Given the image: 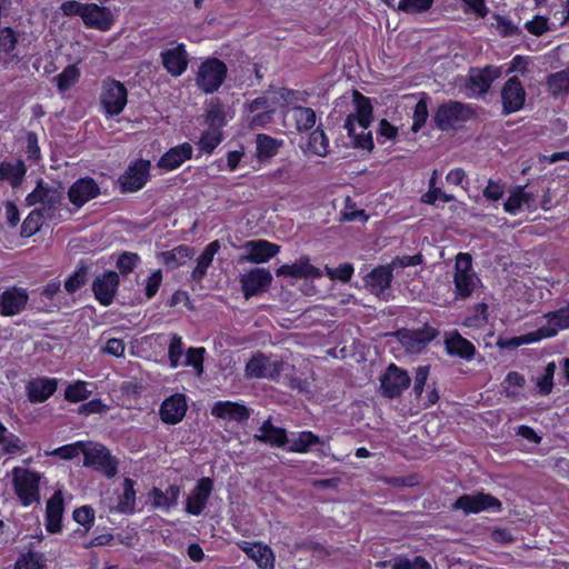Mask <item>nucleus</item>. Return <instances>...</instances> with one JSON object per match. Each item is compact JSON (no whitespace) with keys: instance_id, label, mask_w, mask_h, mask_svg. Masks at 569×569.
<instances>
[{"instance_id":"24","label":"nucleus","mask_w":569,"mask_h":569,"mask_svg":"<svg viewBox=\"0 0 569 569\" xmlns=\"http://www.w3.org/2000/svg\"><path fill=\"white\" fill-rule=\"evenodd\" d=\"M192 156L191 144L184 142L168 150L158 161V167L166 170H173L180 167Z\"/></svg>"},{"instance_id":"28","label":"nucleus","mask_w":569,"mask_h":569,"mask_svg":"<svg viewBox=\"0 0 569 569\" xmlns=\"http://www.w3.org/2000/svg\"><path fill=\"white\" fill-rule=\"evenodd\" d=\"M57 390L54 379H36L28 383L27 391L31 402H42Z\"/></svg>"},{"instance_id":"7","label":"nucleus","mask_w":569,"mask_h":569,"mask_svg":"<svg viewBox=\"0 0 569 569\" xmlns=\"http://www.w3.org/2000/svg\"><path fill=\"white\" fill-rule=\"evenodd\" d=\"M82 453L84 466H92L101 470L108 478H112L117 473V463L104 446L84 443Z\"/></svg>"},{"instance_id":"20","label":"nucleus","mask_w":569,"mask_h":569,"mask_svg":"<svg viewBox=\"0 0 569 569\" xmlns=\"http://www.w3.org/2000/svg\"><path fill=\"white\" fill-rule=\"evenodd\" d=\"M276 274L278 277L280 276H287L292 278H320L322 276V272L317 267L312 266L310 263V258L307 256H303L296 260L291 264H282L276 270Z\"/></svg>"},{"instance_id":"59","label":"nucleus","mask_w":569,"mask_h":569,"mask_svg":"<svg viewBox=\"0 0 569 569\" xmlns=\"http://www.w3.org/2000/svg\"><path fill=\"white\" fill-rule=\"evenodd\" d=\"M326 272L332 280L338 279L348 282L353 273V267L349 263L341 264L337 269L326 266Z\"/></svg>"},{"instance_id":"58","label":"nucleus","mask_w":569,"mask_h":569,"mask_svg":"<svg viewBox=\"0 0 569 569\" xmlns=\"http://www.w3.org/2000/svg\"><path fill=\"white\" fill-rule=\"evenodd\" d=\"M0 445H2L3 451L9 455L17 453L26 448V445L19 437L9 432L3 437Z\"/></svg>"},{"instance_id":"8","label":"nucleus","mask_w":569,"mask_h":569,"mask_svg":"<svg viewBox=\"0 0 569 569\" xmlns=\"http://www.w3.org/2000/svg\"><path fill=\"white\" fill-rule=\"evenodd\" d=\"M150 167V161L143 159L131 163L118 179L121 191L136 192L143 188L149 179Z\"/></svg>"},{"instance_id":"18","label":"nucleus","mask_w":569,"mask_h":569,"mask_svg":"<svg viewBox=\"0 0 569 569\" xmlns=\"http://www.w3.org/2000/svg\"><path fill=\"white\" fill-rule=\"evenodd\" d=\"M82 20L87 27L94 28L100 31L109 30L114 21L113 14L108 8L100 7L96 3L86 4Z\"/></svg>"},{"instance_id":"6","label":"nucleus","mask_w":569,"mask_h":569,"mask_svg":"<svg viewBox=\"0 0 569 569\" xmlns=\"http://www.w3.org/2000/svg\"><path fill=\"white\" fill-rule=\"evenodd\" d=\"M284 367L282 360L270 361V358L262 352H257L246 365V377L247 378H267L276 380L279 378Z\"/></svg>"},{"instance_id":"54","label":"nucleus","mask_w":569,"mask_h":569,"mask_svg":"<svg viewBox=\"0 0 569 569\" xmlns=\"http://www.w3.org/2000/svg\"><path fill=\"white\" fill-rule=\"evenodd\" d=\"M433 3V0H400L399 10L408 13H416L428 10Z\"/></svg>"},{"instance_id":"32","label":"nucleus","mask_w":569,"mask_h":569,"mask_svg":"<svg viewBox=\"0 0 569 569\" xmlns=\"http://www.w3.org/2000/svg\"><path fill=\"white\" fill-rule=\"evenodd\" d=\"M446 348L449 355L465 359H471L476 351L473 345L457 332L446 340Z\"/></svg>"},{"instance_id":"42","label":"nucleus","mask_w":569,"mask_h":569,"mask_svg":"<svg viewBox=\"0 0 569 569\" xmlns=\"http://www.w3.org/2000/svg\"><path fill=\"white\" fill-rule=\"evenodd\" d=\"M548 319V325L551 329L556 330V335L559 330L569 329V303L553 312H549L545 316Z\"/></svg>"},{"instance_id":"62","label":"nucleus","mask_w":569,"mask_h":569,"mask_svg":"<svg viewBox=\"0 0 569 569\" xmlns=\"http://www.w3.org/2000/svg\"><path fill=\"white\" fill-rule=\"evenodd\" d=\"M437 199H440L443 202H450L455 197L452 194L445 193L440 188L429 187V191L421 198L422 202L429 204H433Z\"/></svg>"},{"instance_id":"29","label":"nucleus","mask_w":569,"mask_h":569,"mask_svg":"<svg viewBox=\"0 0 569 569\" xmlns=\"http://www.w3.org/2000/svg\"><path fill=\"white\" fill-rule=\"evenodd\" d=\"M254 439L277 447L284 446L288 440L286 430L274 427L270 419L262 423Z\"/></svg>"},{"instance_id":"45","label":"nucleus","mask_w":569,"mask_h":569,"mask_svg":"<svg viewBox=\"0 0 569 569\" xmlns=\"http://www.w3.org/2000/svg\"><path fill=\"white\" fill-rule=\"evenodd\" d=\"M79 70L76 66H68L60 74L53 78L58 89L63 92L77 82Z\"/></svg>"},{"instance_id":"19","label":"nucleus","mask_w":569,"mask_h":569,"mask_svg":"<svg viewBox=\"0 0 569 569\" xmlns=\"http://www.w3.org/2000/svg\"><path fill=\"white\" fill-rule=\"evenodd\" d=\"M28 293L22 288H10L0 296V310L3 316H16L20 313L27 302Z\"/></svg>"},{"instance_id":"5","label":"nucleus","mask_w":569,"mask_h":569,"mask_svg":"<svg viewBox=\"0 0 569 569\" xmlns=\"http://www.w3.org/2000/svg\"><path fill=\"white\" fill-rule=\"evenodd\" d=\"M128 91L123 83L117 80L103 82L100 103L108 117L118 116L127 104Z\"/></svg>"},{"instance_id":"22","label":"nucleus","mask_w":569,"mask_h":569,"mask_svg":"<svg viewBox=\"0 0 569 569\" xmlns=\"http://www.w3.org/2000/svg\"><path fill=\"white\" fill-rule=\"evenodd\" d=\"M186 411V397L183 395H176L163 401L160 409V416L166 423L174 425L183 419Z\"/></svg>"},{"instance_id":"12","label":"nucleus","mask_w":569,"mask_h":569,"mask_svg":"<svg viewBox=\"0 0 569 569\" xmlns=\"http://www.w3.org/2000/svg\"><path fill=\"white\" fill-rule=\"evenodd\" d=\"M453 509H461L466 515L478 513L488 509L499 510L501 502L487 493L463 495L453 503Z\"/></svg>"},{"instance_id":"25","label":"nucleus","mask_w":569,"mask_h":569,"mask_svg":"<svg viewBox=\"0 0 569 569\" xmlns=\"http://www.w3.org/2000/svg\"><path fill=\"white\" fill-rule=\"evenodd\" d=\"M392 279V268L390 264L375 268L366 278V286L377 296L382 293Z\"/></svg>"},{"instance_id":"60","label":"nucleus","mask_w":569,"mask_h":569,"mask_svg":"<svg viewBox=\"0 0 569 569\" xmlns=\"http://www.w3.org/2000/svg\"><path fill=\"white\" fill-rule=\"evenodd\" d=\"M505 193V184L499 181L489 180L487 187L483 189L482 194L491 201H498Z\"/></svg>"},{"instance_id":"34","label":"nucleus","mask_w":569,"mask_h":569,"mask_svg":"<svg viewBox=\"0 0 569 569\" xmlns=\"http://www.w3.org/2000/svg\"><path fill=\"white\" fill-rule=\"evenodd\" d=\"M159 256L167 267L176 269L191 259L193 256V249L187 246H178L170 251L160 252Z\"/></svg>"},{"instance_id":"4","label":"nucleus","mask_w":569,"mask_h":569,"mask_svg":"<svg viewBox=\"0 0 569 569\" xmlns=\"http://www.w3.org/2000/svg\"><path fill=\"white\" fill-rule=\"evenodd\" d=\"M226 76V64L218 59H209L199 67L196 79L197 86L204 93H213L220 88Z\"/></svg>"},{"instance_id":"55","label":"nucleus","mask_w":569,"mask_h":569,"mask_svg":"<svg viewBox=\"0 0 569 569\" xmlns=\"http://www.w3.org/2000/svg\"><path fill=\"white\" fill-rule=\"evenodd\" d=\"M203 348H190L187 352L186 365L193 367L198 376H201L203 371Z\"/></svg>"},{"instance_id":"3","label":"nucleus","mask_w":569,"mask_h":569,"mask_svg":"<svg viewBox=\"0 0 569 569\" xmlns=\"http://www.w3.org/2000/svg\"><path fill=\"white\" fill-rule=\"evenodd\" d=\"M41 476L29 469L14 467L12 470V483L14 491L24 506L39 501V482Z\"/></svg>"},{"instance_id":"61","label":"nucleus","mask_w":569,"mask_h":569,"mask_svg":"<svg viewBox=\"0 0 569 569\" xmlns=\"http://www.w3.org/2000/svg\"><path fill=\"white\" fill-rule=\"evenodd\" d=\"M17 44V38L11 28L0 30V50L11 52Z\"/></svg>"},{"instance_id":"16","label":"nucleus","mask_w":569,"mask_h":569,"mask_svg":"<svg viewBox=\"0 0 569 569\" xmlns=\"http://www.w3.org/2000/svg\"><path fill=\"white\" fill-rule=\"evenodd\" d=\"M213 489V481L210 478H201L186 501V511L190 515H200Z\"/></svg>"},{"instance_id":"15","label":"nucleus","mask_w":569,"mask_h":569,"mask_svg":"<svg viewBox=\"0 0 569 569\" xmlns=\"http://www.w3.org/2000/svg\"><path fill=\"white\" fill-rule=\"evenodd\" d=\"M501 99L505 113L519 111L526 99L525 89L517 77L510 78L503 86Z\"/></svg>"},{"instance_id":"33","label":"nucleus","mask_w":569,"mask_h":569,"mask_svg":"<svg viewBox=\"0 0 569 569\" xmlns=\"http://www.w3.org/2000/svg\"><path fill=\"white\" fill-rule=\"evenodd\" d=\"M220 249V242L218 240L212 241L209 243L201 256L197 260V266L192 271V279L196 281H200L207 273L208 267L211 264L214 254Z\"/></svg>"},{"instance_id":"53","label":"nucleus","mask_w":569,"mask_h":569,"mask_svg":"<svg viewBox=\"0 0 569 569\" xmlns=\"http://www.w3.org/2000/svg\"><path fill=\"white\" fill-rule=\"evenodd\" d=\"M455 286L458 293L461 297H468L473 290V274L472 273H459L455 274Z\"/></svg>"},{"instance_id":"21","label":"nucleus","mask_w":569,"mask_h":569,"mask_svg":"<svg viewBox=\"0 0 569 569\" xmlns=\"http://www.w3.org/2000/svg\"><path fill=\"white\" fill-rule=\"evenodd\" d=\"M239 548L261 569H273L274 555L270 547L260 542L241 541Z\"/></svg>"},{"instance_id":"57","label":"nucleus","mask_w":569,"mask_h":569,"mask_svg":"<svg viewBox=\"0 0 569 569\" xmlns=\"http://www.w3.org/2000/svg\"><path fill=\"white\" fill-rule=\"evenodd\" d=\"M83 442H76L71 445H67L63 447H60L58 449H54L49 455L51 456H58L61 459H72L73 457L78 456L80 452L83 451Z\"/></svg>"},{"instance_id":"38","label":"nucleus","mask_w":569,"mask_h":569,"mask_svg":"<svg viewBox=\"0 0 569 569\" xmlns=\"http://www.w3.org/2000/svg\"><path fill=\"white\" fill-rule=\"evenodd\" d=\"M26 174V166L22 161L3 162L0 164V180H10L12 187L21 183Z\"/></svg>"},{"instance_id":"23","label":"nucleus","mask_w":569,"mask_h":569,"mask_svg":"<svg viewBox=\"0 0 569 569\" xmlns=\"http://www.w3.org/2000/svg\"><path fill=\"white\" fill-rule=\"evenodd\" d=\"M162 63L167 71L173 76H180L188 66L187 54L183 44L162 52Z\"/></svg>"},{"instance_id":"11","label":"nucleus","mask_w":569,"mask_h":569,"mask_svg":"<svg viewBox=\"0 0 569 569\" xmlns=\"http://www.w3.org/2000/svg\"><path fill=\"white\" fill-rule=\"evenodd\" d=\"M381 392L387 398H396L410 385L408 373L399 369L396 365H390L380 378Z\"/></svg>"},{"instance_id":"49","label":"nucleus","mask_w":569,"mask_h":569,"mask_svg":"<svg viewBox=\"0 0 569 569\" xmlns=\"http://www.w3.org/2000/svg\"><path fill=\"white\" fill-rule=\"evenodd\" d=\"M123 486V495L119 502V509L122 512H130L134 508L136 492L133 490V481L129 478H126Z\"/></svg>"},{"instance_id":"14","label":"nucleus","mask_w":569,"mask_h":569,"mask_svg":"<svg viewBox=\"0 0 569 569\" xmlns=\"http://www.w3.org/2000/svg\"><path fill=\"white\" fill-rule=\"evenodd\" d=\"M100 194V188L94 179L84 177L78 179L69 188L68 197L72 204L81 208L88 201L97 198Z\"/></svg>"},{"instance_id":"1","label":"nucleus","mask_w":569,"mask_h":569,"mask_svg":"<svg viewBox=\"0 0 569 569\" xmlns=\"http://www.w3.org/2000/svg\"><path fill=\"white\" fill-rule=\"evenodd\" d=\"M352 101L355 112L347 117L345 128L352 138L355 148L371 151L373 149V140L371 131H367L372 121L371 101L358 91L352 92Z\"/></svg>"},{"instance_id":"41","label":"nucleus","mask_w":569,"mask_h":569,"mask_svg":"<svg viewBox=\"0 0 569 569\" xmlns=\"http://www.w3.org/2000/svg\"><path fill=\"white\" fill-rule=\"evenodd\" d=\"M256 143L259 159H269L273 157L280 147V142L267 134H258Z\"/></svg>"},{"instance_id":"40","label":"nucleus","mask_w":569,"mask_h":569,"mask_svg":"<svg viewBox=\"0 0 569 569\" xmlns=\"http://www.w3.org/2000/svg\"><path fill=\"white\" fill-rule=\"evenodd\" d=\"M179 495L180 488L178 486H170L164 492L154 488L152 491L153 505L169 509L177 503Z\"/></svg>"},{"instance_id":"37","label":"nucleus","mask_w":569,"mask_h":569,"mask_svg":"<svg viewBox=\"0 0 569 569\" xmlns=\"http://www.w3.org/2000/svg\"><path fill=\"white\" fill-rule=\"evenodd\" d=\"M290 116L299 131H308L316 124V112L311 108L295 107L290 110Z\"/></svg>"},{"instance_id":"56","label":"nucleus","mask_w":569,"mask_h":569,"mask_svg":"<svg viewBox=\"0 0 569 569\" xmlns=\"http://www.w3.org/2000/svg\"><path fill=\"white\" fill-rule=\"evenodd\" d=\"M16 569H43L41 556L37 552H29L16 562Z\"/></svg>"},{"instance_id":"36","label":"nucleus","mask_w":569,"mask_h":569,"mask_svg":"<svg viewBox=\"0 0 569 569\" xmlns=\"http://www.w3.org/2000/svg\"><path fill=\"white\" fill-rule=\"evenodd\" d=\"M553 336H556L555 329H551L549 327H541V328L537 329L536 331L529 332V333L520 336V337L512 338V339H510L503 343H499V345L501 347L516 348L523 343L536 342V341H539L540 339L551 338Z\"/></svg>"},{"instance_id":"31","label":"nucleus","mask_w":569,"mask_h":569,"mask_svg":"<svg viewBox=\"0 0 569 569\" xmlns=\"http://www.w3.org/2000/svg\"><path fill=\"white\" fill-rule=\"evenodd\" d=\"M535 193L525 191L523 187H517L510 192L503 208L509 213H515L522 206L531 209L535 204Z\"/></svg>"},{"instance_id":"64","label":"nucleus","mask_w":569,"mask_h":569,"mask_svg":"<svg viewBox=\"0 0 569 569\" xmlns=\"http://www.w3.org/2000/svg\"><path fill=\"white\" fill-rule=\"evenodd\" d=\"M138 261V254L124 252L119 257L117 261V267L122 273H127L130 272L136 267Z\"/></svg>"},{"instance_id":"50","label":"nucleus","mask_w":569,"mask_h":569,"mask_svg":"<svg viewBox=\"0 0 569 569\" xmlns=\"http://www.w3.org/2000/svg\"><path fill=\"white\" fill-rule=\"evenodd\" d=\"M88 268L81 264L64 282V288L69 293L76 292L87 280Z\"/></svg>"},{"instance_id":"48","label":"nucleus","mask_w":569,"mask_h":569,"mask_svg":"<svg viewBox=\"0 0 569 569\" xmlns=\"http://www.w3.org/2000/svg\"><path fill=\"white\" fill-rule=\"evenodd\" d=\"M437 336V331L433 328H426L421 331H415L411 335L412 343L410 347L413 350L420 351L426 347L431 340H433Z\"/></svg>"},{"instance_id":"10","label":"nucleus","mask_w":569,"mask_h":569,"mask_svg":"<svg viewBox=\"0 0 569 569\" xmlns=\"http://www.w3.org/2000/svg\"><path fill=\"white\" fill-rule=\"evenodd\" d=\"M272 282V274L264 268H254L241 274L240 284L246 299L266 291Z\"/></svg>"},{"instance_id":"44","label":"nucleus","mask_w":569,"mask_h":569,"mask_svg":"<svg viewBox=\"0 0 569 569\" xmlns=\"http://www.w3.org/2000/svg\"><path fill=\"white\" fill-rule=\"evenodd\" d=\"M328 139L322 130H315L308 141V150L312 153L325 157L328 153Z\"/></svg>"},{"instance_id":"43","label":"nucleus","mask_w":569,"mask_h":569,"mask_svg":"<svg viewBox=\"0 0 569 569\" xmlns=\"http://www.w3.org/2000/svg\"><path fill=\"white\" fill-rule=\"evenodd\" d=\"M321 440L318 436L310 431H302L296 439L292 440L289 451L291 452H307L313 445L320 443Z\"/></svg>"},{"instance_id":"46","label":"nucleus","mask_w":569,"mask_h":569,"mask_svg":"<svg viewBox=\"0 0 569 569\" xmlns=\"http://www.w3.org/2000/svg\"><path fill=\"white\" fill-rule=\"evenodd\" d=\"M221 140L222 134L220 130L210 128L202 133L199 141V147L202 151L210 153L221 142Z\"/></svg>"},{"instance_id":"27","label":"nucleus","mask_w":569,"mask_h":569,"mask_svg":"<svg viewBox=\"0 0 569 569\" xmlns=\"http://www.w3.org/2000/svg\"><path fill=\"white\" fill-rule=\"evenodd\" d=\"M63 513V499L61 491H57L47 502V530L58 532L61 528Z\"/></svg>"},{"instance_id":"26","label":"nucleus","mask_w":569,"mask_h":569,"mask_svg":"<svg viewBox=\"0 0 569 569\" xmlns=\"http://www.w3.org/2000/svg\"><path fill=\"white\" fill-rule=\"evenodd\" d=\"M212 416L222 419L242 421L249 418L248 409L239 403L231 401H218L211 409Z\"/></svg>"},{"instance_id":"51","label":"nucleus","mask_w":569,"mask_h":569,"mask_svg":"<svg viewBox=\"0 0 569 569\" xmlns=\"http://www.w3.org/2000/svg\"><path fill=\"white\" fill-rule=\"evenodd\" d=\"M90 395L91 392L87 390L86 382L83 381H77L74 385L69 386L64 392L66 399L72 402L83 401Z\"/></svg>"},{"instance_id":"63","label":"nucleus","mask_w":569,"mask_h":569,"mask_svg":"<svg viewBox=\"0 0 569 569\" xmlns=\"http://www.w3.org/2000/svg\"><path fill=\"white\" fill-rule=\"evenodd\" d=\"M182 352L183 350L181 338L174 335L169 346V359L172 367L176 368L179 365Z\"/></svg>"},{"instance_id":"52","label":"nucleus","mask_w":569,"mask_h":569,"mask_svg":"<svg viewBox=\"0 0 569 569\" xmlns=\"http://www.w3.org/2000/svg\"><path fill=\"white\" fill-rule=\"evenodd\" d=\"M428 116L429 113L427 99L421 98L415 107L413 123L411 128L413 132H418L421 129V127L426 123Z\"/></svg>"},{"instance_id":"39","label":"nucleus","mask_w":569,"mask_h":569,"mask_svg":"<svg viewBox=\"0 0 569 569\" xmlns=\"http://www.w3.org/2000/svg\"><path fill=\"white\" fill-rule=\"evenodd\" d=\"M44 219H49L47 213L38 208L32 210L22 222L21 237L29 238L36 234L40 230Z\"/></svg>"},{"instance_id":"9","label":"nucleus","mask_w":569,"mask_h":569,"mask_svg":"<svg viewBox=\"0 0 569 569\" xmlns=\"http://www.w3.org/2000/svg\"><path fill=\"white\" fill-rule=\"evenodd\" d=\"M469 117V108L458 101H449L441 104L435 116L433 122L442 131L453 128L457 122L463 121Z\"/></svg>"},{"instance_id":"47","label":"nucleus","mask_w":569,"mask_h":569,"mask_svg":"<svg viewBox=\"0 0 569 569\" xmlns=\"http://www.w3.org/2000/svg\"><path fill=\"white\" fill-rule=\"evenodd\" d=\"M206 122L208 123L209 128L218 130H220V128L224 124V114L221 106L218 102H211L208 106Z\"/></svg>"},{"instance_id":"2","label":"nucleus","mask_w":569,"mask_h":569,"mask_svg":"<svg viewBox=\"0 0 569 569\" xmlns=\"http://www.w3.org/2000/svg\"><path fill=\"white\" fill-rule=\"evenodd\" d=\"M63 200V187L60 183H44L40 180L36 189L27 196V203L34 206L40 203L41 211L47 213L48 218H52Z\"/></svg>"},{"instance_id":"13","label":"nucleus","mask_w":569,"mask_h":569,"mask_svg":"<svg viewBox=\"0 0 569 569\" xmlns=\"http://www.w3.org/2000/svg\"><path fill=\"white\" fill-rule=\"evenodd\" d=\"M242 249L246 251V254L239 258V262L248 261L252 263L267 262L280 251V247L278 244L267 240L247 241L242 246Z\"/></svg>"},{"instance_id":"35","label":"nucleus","mask_w":569,"mask_h":569,"mask_svg":"<svg viewBox=\"0 0 569 569\" xmlns=\"http://www.w3.org/2000/svg\"><path fill=\"white\" fill-rule=\"evenodd\" d=\"M547 88L553 98L569 94V69L551 73L547 78Z\"/></svg>"},{"instance_id":"30","label":"nucleus","mask_w":569,"mask_h":569,"mask_svg":"<svg viewBox=\"0 0 569 569\" xmlns=\"http://www.w3.org/2000/svg\"><path fill=\"white\" fill-rule=\"evenodd\" d=\"M500 74L499 69L486 67L482 70H473L469 77L470 88L479 93L486 92L492 81Z\"/></svg>"},{"instance_id":"17","label":"nucleus","mask_w":569,"mask_h":569,"mask_svg":"<svg viewBox=\"0 0 569 569\" xmlns=\"http://www.w3.org/2000/svg\"><path fill=\"white\" fill-rule=\"evenodd\" d=\"M119 286V277L114 271H108L97 277L92 283L96 299L102 306H110Z\"/></svg>"}]
</instances>
